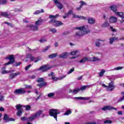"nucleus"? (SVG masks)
Returning <instances> with one entry per match:
<instances>
[{
  "mask_svg": "<svg viewBox=\"0 0 124 124\" xmlns=\"http://www.w3.org/2000/svg\"><path fill=\"white\" fill-rule=\"evenodd\" d=\"M56 6L58 7L59 9H62L63 8V5L60 2H58L56 4H55Z\"/></svg>",
  "mask_w": 124,
  "mask_h": 124,
  "instance_id": "obj_21",
  "label": "nucleus"
},
{
  "mask_svg": "<svg viewBox=\"0 0 124 124\" xmlns=\"http://www.w3.org/2000/svg\"><path fill=\"white\" fill-rule=\"evenodd\" d=\"M73 12L72 10H70L69 11V12H68L67 14H68V15H71V14H72Z\"/></svg>",
  "mask_w": 124,
  "mask_h": 124,
  "instance_id": "obj_60",
  "label": "nucleus"
},
{
  "mask_svg": "<svg viewBox=\"0 0 124 124\" xmlns=\"http://www.w3.org/2000/svg\"><path fill=\"white\" fill-rule=\"evenodd\" d=\"M49 114L51 117H53L56 121H58V115L61 114V111L57 109H51L49 110Z\"/></svg>",
  "mask_w": 124,
  "mask_h": 124,
  "instance_id": "obj_4",
  "label": "nucleus"
},
{
  "mask_svg": "<svg viewBox=\"0 0 124 124\" xmlns=\"http://www.w3.org/2000/svg\"><path fill=\"white\" fill-rule=\"evenodd\" d=\"M95 46H97V47H99V46H100V43H99V42H96Z\"/></svg>",
  "mask_w": 124,
  "mask_h": 124,
  "instance_id": "obj_55",
  "label": "nucleus"
},
{
  "mask_svg": "<svg viewBox=\"0 0 124 124\" xmlns=\"http://www.w3.org/2000/svg\"><path fill=\"white\" fill-rule=\"evenodd\" d=\"M54 95H55V93H49L47 94L48 97H53Z\"/></svg>",
  "mask_w": 124,
  "mask_h": 124,
  "instance_id": "obj_46",
  "label": "nucleus"
},
{
  "mask_svg": "<svg viewBox=\"0 0 124 124\" xmlns=\"http://www.w3.org/2000/svg\"><path fill=\"white\" fill-rule=\"evenodd\" d=\"M102 27H103L104 28L109 27V22H108V21L105 22L102 25Z\"/></svg>",
  "mask_w": 124,
  "mask_h": 124,
  "instance_id": "obj_36",
  "label": "nucleus"
},
{
  "mask_svg": "<svg viewBox=\"0 0 124 124\" xmlns=\"http://www.w3.org/2000/svg\"><path fill=\"white\" fill-rule=\"evenodd\" d=\"M66 57H67V53L66 52H64L59 56V57L61 59H65Z\"/></svg>",
  "mask_w": 124,
  "mask_h": 124,
  "instance_id": "obj_24",
  "label": "nucleus"
},
{
  "mask_svg": "<svg viewBox=\"0 0 124 124\" xmlns=\"http://www.w3.org/2000/svg\"><path fill=\"white\" fill-rule=\"evenodd\" d=\"M109 80H110V81H114V80L116 79V76H112L111 77H109Z\"/></svg>",
  "mask_w": 124,
  "mask_h": 124,
  "instance_id": "obj_43",
  "label": "nucleus"
},
{
  "mask_svg": "<svg viewBox=\"0 0 124 124\" xmlns=\"http://www.w3.org/2000/svg\"><path fill=\"white\" fill-rule=\"evenodd\" d=\"M49 48H50V46H46L45 49H44L43 50V52H46V51H47V50L49 49Z\"/></svg>",
  "mask_w": 124,
  "mask_h": 124,
  "instance_id": "obj_50",
  "label": "nucleus"
},
{
  "mask_svg": "<svg viewBox=\"0 0 124 124\" xmlns=\"http://www.w3.org/2000/svg\"><path fill=\"white\" fill-rule=\"evenodd\" d=\"M52 67L49 65H45L41 66L39 68L37 69L36 70H41L42 72H45L48 70V69H51Z\"/></svg>",
  "mask_w": 124,
  "mask_h": 124,
  "instance_id": "obj_7",
  "label": "nucleus"
},
{
  "mask_svg": "<svg viewBox=\"0 0 124 124\" xmlns=\"http://www.w3.org/2000/svg\"><path fill=\"white\" fill-rule=\"evenodd\" d=\"M124 68L123 67H117L114 68L113 69L110 70V71H113L114 70H122Z\"/></svg>",
  "mask_w": 124,
  "mask_h": 124,
  "instance_id": "obj_35",
  "label": "nucleus"
},
{
  "mask_svg": "<svg viewBox=\"0 0 124 124\" xmlns=\"http://www.w3.org/2000/svg\"><path fill=\"white\" fill-rule=\"evenodd\" d=\"M76 30H79V31L76 33V35L78 36H82L84 34H87L90 32V30H89V26H81L80 27H77Z\"/></svg>",
  "mask_w": 124,
  "mask_h": 124,
  "instance_id": "obj_2",
  "label": "nucleus"
},
{
  "mask_svg": "<svg viewBox=\"0 0 124 124\" xmlns=\"http://www.w3.org/2000/svg\"><path fill=\"white\" fill-rule=\"evenodd\" d=\"M117 15L119 16V17H123L124 16V13L122 12H118L116 13Z\"/></svg>",
  "mask_w": 124,
  "mask_h": 124,
  "instance_id": "obj_45",
  "label": "nucleus"
},
{
  "mask_svg": "<svg viewBox=\"0 0 124 124\" xmlns=\"http://www.w3.org/2000/svg\"><path fill=\"white\" fill-rule=\"evenodd\" d=\"M4 100V97L2 95L0 96V101H3Z\"/></svg>",
  "mask_w": 124,
  "mask_h": 124,
  "instance_id": "obj_56",
  "label": "nucleus"
},
{
  "mask_svg": "<svg viewBox=\"0 0 124 124\" xmlns=\"http://www.w3.org/2000/svg\"><path fill=\"white\" fill-rule=\"evenodd\" d=\"M80 3H81L80 7H83V5H85L87 4L86 3V2H85L84 1H81Z\"/></svg>",
  "mask_w": 124,
  "mask_h": 124,
  "instance_id": "obj_51",
  "label": "nucleus"
},
{
  "mask_svg": "<svg viewBox=\"0 0 124 124\" xmlns=\"http://www.w3.org/2000/svg\"><path fill=\"white\" fill-rule=\"evenodd\" d=\"M23 107V106L21 104H17L16 106V108L17 110H23L22 109V108Z\"/></svg>",
  "mask_w": 124,
  "mask_h": 124,
  "instance_id": "obj_32",
  "label": "nucleus"
},
{
  "mask_svg": "<svg viewBox=\"0 0 124 124\" xmlns=\"http://www.w3.org/2000/svg\"><path fill=\"white\" fill-rule=\"evenodd\" d=\"M48 76H49V77H51L52 79L53 80V81H58V80H59V78L54 77L53 72H51L50 74H49Z\"/></svg>",
  "mask_w": 124,
  "mask_h": 124,
  "instance_id": "obj_16",
  "label": "nucleus"
},
{
  "mask_svg": "<svg viewBox=\"0 0 124 124\" xmlns=\"http://www.w3.org/2000/svg\"><path fill=\"white\" fill-rule=\"evenodd\" d=\"M49 31H51L52 33H56V32H57V30L56 29H50Z\"/></svg>",
  "mask_w": 124,
  "mask_h": 124,
  "instance_id": "obj_47",
  "label": "nucleus"
},
{
  "mask_svg": "<svg viewBox=\"0 0 124 124\" xmlns=\"http://www.w3.org/2000/svg\"><path fill=\"white\" fill-rule=\"evenodd\" d=\"M87 124H96V123L92 122V123H87Z\"/></svg>",
  "mask_w": 124,
  "mask_h": 124,
  "instance_id": "obj_64",
  "label": "nucleus"
},
{
  "mask_svg": "<svg viewBox=\"0 0 124 124\" xmlns=\"http://www.w3.org/2000/svg\"><path fill=\"white\" fill-rule=\"evenodd\" d=\"M43 110H39L37 111L35 113L32 114L30 117H26L23 116L21 118V121H27V122H32L33 120L36 119V118H39L40 115H42V118L43 117H45V114H43Z\"/></svg>",
  "mask_w": 124,
  "mask_h": 124,
  "instance_id": "obj_1",
  "label": "nucleus"
},
{
  "mask_svg": "<svg viewBox=\"0 0 124 124\" xmlns=\"http://www.w3.org/2000/svg\"><path fill=\"white\" fill-rule=\"evenodd\" d=\"M102 110L103 111H106L107 110H115V111H117L118 110L117 108H114L111 106H106L102 108Z\"/></svg>",
  "mask_w": 124,
  "mask_h": 124,
  "instance_id": "obj_10",
  "label": "nucleus"
},
{
  "mask_svg": "<svg viewBox=\"0 0 124 124\" xmlns=\"http://www.w3.org/2000/svg\"><path fill=\"white\" fill-rule=\"evenodd\" d=\"M15 121V119L13 118H9V122H14Z\"/></svg>",
  "mask_w": 124,
  "mask_h": 124,
  "instance_id": "obj_58",
  "label": "nucleus"
},
{
  "mask_svg": "<svg viewBox=\"0 0 124 124\" xmlns=\"http://www.w3.org/2000/svg\"><path fill=\"white\" fill-rule=\"evenodd\" d=\"M71 114V111L70 110H67L65 114H64V116H68V115H70Z\"/></svg>",
  "mask_w": 124,
  "mask_h": 124,
  "instance_id": "obj_44",
  "label": "nucleus"
},
{
  "mask_svg": "<svg viewBox=\"0 0 124 124\" xmlns=\"http://www.w3.org/2000/svg\"><path fill=\"white\" fill-rule=\"evenodd\" d=\"M89 24H91L92 25H93L94 23H95V20L94 18L90 17L88 19Z\"/></svg>",
  "mask_w": 124,
  "mask_h": 124,
  "instance_id": "obj_19",
  "label": "nucleus"
},
{
  "mask_svg": "<svg viewBox=\"0 0 124 124\" xmlns=\"http://www.w3.org/2000/svg\"><path fill=\"white\" fill-rule=\"evenodd\" d=\"M0 111H4V108L3 107H0Z\"/></svg>",
  "mask_w": 124,
  "mask_h": 124,
  "instance_id": "obj_63",
  "label": "nucleus"
},
{
  "mask_svg": "<svg viewBox=\"0 0 124 124\" xmlns=\"http://www.w3.org/2000/svg\"><path fill=\"white\" fill-rule=\"evenodd\" d=\"M88 61H90V59H88V58L85 57L82 58L80 61L79 62L80 63H83L84 62H88Z\"/></svg>",
  "mask_w": 124,
  "mask_h": 124,
  "instance_id": "obj_25",
  "label": "nucleus"
},
{
  "mask_svg": "<svg viewBox=\"0 0 124 124\" xmlns=\"http://www.w3.org/2000/svg\"><path fill=\"white\" fill-rule=\"evenodd\" d=\"M102 87L104 88H107V90L108 92H112L115 89V85H114V82L113 81L110 82L108 86L103 84H102Z\"/></svg>",
  "mask_w": 124,
  "mask_h": 124,
  "instance_id": "obj_5",
  "label": "nucleus"
},
{
  "mask_svg": "<svg viewBox=\"0 0 124 124\" xmlns=\"http://www.w3.org/2000/svg\"><path fill=\"white\" fill-rule=\"evenodd\" d=\"M24 86L25 87V89H29V90H31V89H32V86L31 85L25 84Z\"/></svg>",
  "mask_w": 124,
  "mask_h": 124,
  "instance_id": "obj_42",
  "label": "nucleus"
},
{
  "mask_svg": "<svg viewBox=\"0 0 124 124\" xmlns=\"http://www.w3.org/2000/svg\"><path fill=\"white\" fill-rule=\"evenodd\" d=\"M46 85H47L46 82H43V83H41L37 84V86L41 89L42 87H44V86H46Z\"/></svg>",
  "mask_w": 124,
  "mask_h": 124,
  "instance_id": "obj_26",
  "label": "nucleus"
},
{
  "mask_svg": "<svg viewBox=\"0 0 124 124\" xmlns=\"http://www.w3.org/2000/svg\"><path fill=\"white\" fill-rule=\"evenodd\" d=\"M24 108H26V111H29V110H30L31 108V106H29V105L24 106Z\"/></svg>",
  "mask_w": 124,
  "mask_h": 124,
  "instance_id": "obj_41",
  "label": "nucleus"
},
{
  "mask_svg": "<svg viewBox=\"0 0 124 124\" xmlns=\"http://www.w3.org/2000/svg\"><path fill=\"white\" fill-rule=\"evenodd\" d=\"M37 82L38 83H43V82H44V78H39L37 79Z\"/></svg>",
  "mask_w": 124,
  "mask_h": 124,
  "instance_id": "obj_34",
  "label": "nucleus"
},
{
  "mask_svg": "<svg viewBox=\"0 0 124 124\" xmlns=\"http://www.w3.org/2000/svg\"><path fill=\"white\" fill-rule=\"evenodd\" d=\"M111 10L113 11V12H117V6L116 5H112L110 7Z\"/></svg>",
  "mask_w": 124,
  "mask_h": 124,
  "instance_id": "obj_29",
  "label": "nucleus"
},
{
  "mask_svg": "<svg viewBox=\"0 0 124 124\" xmlns=\"http://www.w3.org/2000/svg\"><path fill=\"white\" fill-rule=\"evenodd\" d=\"M93 85H85L84 86H82L79 89L80 91H85L86 89H90V88H92Z\"/></svg>",
  "mask_w": 124,
  "mask_h": 124,
  "instance_id": "obj_15",
  "label": "nucleus"
},
{
  "mask_svg": "<svg viewBox=\"0 0 124 124\" xmlns=\"http://www.w3.org/2000/svg\"><path fill=\"white\" fill-rule=\"evenodd\" d=\"M75 99H77L78 100H89V99H90V97H75Z\"/></svg>",
  "mask_w": 124,
  "mask_h": 124,
  "instance_id": "obj_14",
  "label": "nucleus"
},
{
  "mask_svg": "<svg viewBox=\"0 0 124 124\" xmlns=\"http://www.w3.org/2000/svg\"><path fill=\"white\" fill-rule=\"evenodd\" d=\"M6 60H9L10 61L7 63L4 64V65H9V64H12L14 62V55H8L6 57Z\"/></svg>",
  "mask_w": 124,
  "mask_h": 124,
  "instance_id": "obj_6",
  "label": "nucleus"
},
{
  "mask_svg": "<svg viewBox=\"0 0 124 124\" xmlns=\"http://www.w3.org/2000/svg\"><path fill=\"white\" fill-rule=\"evenodd\" d=\"M49 23L53 24L54 27H60V26L62 25V22L53 19H51L50 21H49Z\"/></svg>",
  "mask_w": 124,
  "mask_h": 124,
  "instance_id": "obj_8",
  "label": "nucleus"
},
{
  "mask_svg": "<svg viewBox=\"0 0 124 124\" xmlns=\"http://www.w3.org/2000/svg\"><path fill=\"white\" fill-rule=\"evenodd\" d=\"M96 61H98V58L93 57V58H89L90 62H96Z\"/></svg>",
  "mask_w": 124,
  "mask_h": 124,
  "instance_id": "obj_31",
  "label": "nucleus"
},
{
  "mask_svg": "<svg viewBox=\"0 0 124 124\" xmlns=\"http://www.w3.org/2000/svg\"><path fill=\"white\" fill-rule=\"evenodd\" d=\"M2 74H6L7 73H11V71H7L5 70H3L1 71Z\"/></svg>",
  "mask_w": 124,
  "mask_h": 124,
  "instance_id": "obj_40",
  "label": "nucleus"
},
{
  "mask_svg": "<svg viewBox=\"0 0 124 124\" xmlns=\"http://www.w3.org/2000/svg\"><path fill=\"white\" fill-rule=\"evenodd\" d=\"M69 15L67 13H66L64 16H63V19H66L68 17Z\"/></svg>",
  "mask_w": 124,
  "mask_h": 124,
  "instance_id": "obj_54",
  "label": "nucleus"
},
{
  "mask_svg": "<svg viewBox=\"0 0 124 124\" xmlns=\"http://www.w3.org/2000/svg\"><path fill=\"white\" fill-rule=\"evenodd\" d=\"M118 115H123V112L122 111H120L118 112Z\"/></svg>",
  "mask_w": 124,
  "mask_h": 124,
  "instance_id": "obj_62",
  "label": "nucleus"
},
{
  "mask_svg": "<svg viewBox=\"0 0 124 124\" xmlns=\"http://www.w3.org/2000/svg\"><path fill=\"white\" fill-rule=\"evenodd\" d=\"M31 64H29L27 66H26L25 67L26 71H27V70H29V69L30 68V67H31Z\"/></svg>",
  "mask_w": 124,
  "mask_h": 124,
  "instance_id": "obj_53",
  "label": "nucleus"
},
{
  "mask_svg": "<svg viewBox=\"0 0 124 124\" xmlns=\"http://www.w3.org/2000/svg\"><path fill=\"white\" fill-rule=\"evenodd\" d=\"M21 63H22L21 62H19L16 65V66H18V65H21Z\"/></svg>",
  "mask_w": 124,
  "mask_h": 124,
  "instance_id": "obj_61",
  "label": "nucleus"
},
{
  "mask_svg": "<svg viewBox=\"0 0 124 124\" xmlns=\"http://www.w3.org/2000/svg\"><path fill=\"white\" fill-rule=\"evenodd\" d=\"M80 54V52L78 50H75L74 51H72L70 55H71L72 56H74V55H77V56H79V54Z\"/></svg>",
  "mask_w": 124,
  "mask_h": 124,
  "instance_id": "obj_23",
  "label": "nucleus"
},
{
  "mask_svg": "<svg viewBox=\"0 0 124 124\" xmlns=\"http://www.w3.org/2000/svg\"><path fill=\"white\" fill-rule=\"evenodd\" d=\"M27 57L30 59L31 62H39V61H41V58L38 57L35 58V57L32 56L31 54H27Z\"/></svg>",
  "mask_w": 124,
  "mask_h": 124,
  "instance_id": "obj_9",
  "label": "nucleus"
},
{
  "mask_svg": "<svg viewBox=\"0 0 124 124\" xmlns=\"http://www.w3.org/2000/svg\"><path fill=\"white\" fill-rule=\"evenodd\" d=\"M117 22V17L114 16H111L109 18L110 23H116Z\"/></svg>",
  "mask_w": 124,
  "mask_h": 124,
  "instance_id": "obj_18",
  "label": "nucleus"
},
{
  "mask_svg": "<svg viewBox=\"0 0 124 124\" xmlns=\"http://www.w3.org/2000/svg\"><path fill=\"white\" fill-rule=\"evenodd\" d=\"M57 17H59L58 14H57L55 16L49 15V19H55V18H57Z\"/></svg>",
  "mask_w": 124,
  "mask_h": 124,
  "instance_id": "obj_37",
  "label": "nucleus"
},
{
  "mask_svg": "<svg viewBox=\"0 0 124 124\" xmlns=\"http://www.w3.org/2000/svg\"><path fill=\"white\" fill-rule=\"evenodd\" d=\"M43 21V20L42 19L40 18L38 20L36 21L35 25H29L28 28H30L31 31H37V30H38V27L42 24Z\"/></svg>",
  "mask_w": 124,
  "mask_h": 124,
  "instance_id": "obj_3",
  "label": "nucleus"
},
{
  "mask_svg": "<svg viewBox=\"0 0 124 124\" xmlns=\"http://www.w3.org/2000/svg\"><path fill=\"white\" fill-rule=\"evenodd\" d=\"M22 113H23V109H19L16 112V115L18 116V117H20V116L22 115Z\"/></svg>",
  "mask_w": 124,
  "mask_h": 124,
  "instance_id": "obj_33",
  "label": "nucleus"
},
{
  "mask_svg": "<svg viewBox=\"0 0 124 124\" xmlns=\"http://www.w3.org/2000/svg\"><path fill=\"white\" fill-rule=\"evenodd\" d=\"M115 40H118V37H114L109 38V44H113V42H114Z\"/></svg>",
  "mask_w": 124,
  "mask_h": 124,
  "instance_id": "obj_22",
  "label": "nucleus"
},
{
  "mask_svg": "<svg viewBox=\"0 0 124 124\" xmlns=\"http://www.w3.org/2000/svg\"><path fill=\"white\" fill-rule=\"evenodd\" d=\"M104 124H112L111 120H106L104 122Z\"/></svg>",
  "mask_w": 124,
  "mask_h": 124,
  "instance_id": "obj_49",
  "label": "nucleus"
},
{
  "mask_svg": "<svg viewBox=\"0 0 124 124\" xmlns=\"http://www.w3.org/2000/svg\"><path fill=\"white\" fill-rule=\"evenodd\" d=\"M73 18H78L79 19H82V20H86V17L83 16H76V15L73 14Z\"/></svg>",
  "mask_w": 124,
  "mask_h": 124,
  "instance_id": "obj_17",
  "label": "nucleus"
},
{
  "mask_svg": "<svg viewBox=\"0 0 124 124\" xmlns=\"http://www.w3.org/2000/svg\"><path fill=\"white\" fill-rule=\"evenodd\" d=\"M21 73L20 72H17L16 73H13L10 75L9 78L10 79H13V78H15L16 76H18V75H20Z\"/></svg>",
  "mask_w": 124,
  "mask_h": 124,
  "instance_id": "obj_12",
  "label": "nucleus"
},
{
  "mask_svg": "<svg viewBox=\"0 0 124 124\" xmlns=\"http://www.w3.org/2000/svg\"><path fill=\"white\" fill-rule=\"evenodd\" d=\"M0 15L1 16H3V17H5L6 18L9 17V15H8L6 12H1Z\"/></svg>",
  "mask_w": 124,
  "mask_h": 124,
  "instance_id": "obj_27",
  "label": "nucleus"
},
{
  "mask_svg": "<svg viewBox=\"0 0 124 124\" xmlns=\"http://www.w3.org/2000/svg\"><path fill=\"white\" fill-rule=\"evenodd\" d=\"M110 28L112 31H117V30L115 29H113V27L110 26Z\"/></svg>",
  "mask_w": 124,
  "mask_h": 124,
  "instance_id": "obj_57",
  "label": "nucleus"
},
{
  "mask_svg": "<svg viewBox=\"0 0 124 124\" xmlns=\"http://www.w3.org/2000/svg\"><path fill=\"white\" fill-rule=\"evenodd\" d=\"M124 96H123L122 97H121L119 99V101L121 102V101H123V100H124Z\"/></svg>",
  "mask_w": 124,
  "mask_h": 124,
  "instance_id": "obj_59",
  "label": "nucleus"
},
{
  "mask_svg": "<svg viewBox=\"0 0 124 124\" xmlns=\"http://www.w3.org/2000/svg\"><path fill=\"white\" fill-rule=\"evenodd\" d=\"M39 41L41 42V43H44V42H46V41H47V40L45 39H42L40 40Z\"/></svg>",
  "mask_w": 124,
  "mask_h": 124,
  "instance_id": "obj_52",
  "label": "nucleus"
},
{
  "mask_svg": "<svg viewBox=\"0 0 124 124\" xmlns=\"http://www.w3.org/2000/svg\"><path fill=\"white\" fill-rule=\"evenodd\" d=\"M3 121H5V123H8L9 122V116L7 114L4 115Z\"/></svg>",
  "mask_w": 124,
  "mask_h": 124,
  "instance_id": "obj_20",
  "label": "nucleus"
},
{
  "mask_svg": "<svg viewBox=\"0 0 124 124\" xmlns=\"http://www.w3.org/2000/svg\"><path fill=\"white\" fill-rule=\"evenodd\" d=\"M75 68L74 67H73L72 69H71L67 73V74H71V73H72L73 71H74Z\"/></svg>",
  "mask_w": 124,
  "mask_h": 124,
  "instance_id": "obj_48",
  "label": "nucleus"
},
{
  "mask_svg": "<svg viewBox=\"0 0 124 124\" xmlns=\"http://www.w3.org/2000/svg\"><path fill=\"white\" fill-rule=\"evenodd\" d=\"M104 73H105V71L104 70H102L99 74V77H102V76H103L104 75Z\"/></svg>",
  "mask_w": 124,
  "mask_h": 124,
  "instance_id": "obj_38",
  "label": "nucleus"
},
{
  "mask_svg": "<svg viewBox=\"0 0 124 124\" xmlns=\"http://www.w3.org/2000/svg\"><path fill=\"white\" fill-rule=\"evenodd\" d=\"M27 93V91L24 88L17 89L15 91V93L16 94H22V93Z\"/></svg>",
  "mask_w": 124,
  "mask_h": 124,
  "instance_id": "obj_11",
  "label": "nucleus"
},
{
  "mask_svg": "<svg viewBox=\"0 0 124 124\" xmlns=\"http://www.w3.org/2000/svg\"><path fill=\"white\" fill-rule=\"evenodd\" d=\"M6 0H0V5L2 4H6Z\"/></svg>",
  "mask_w": 124,
  "mask_h": 124,
  "instance_id": "obj_39",
  "label": "nucleus"
},
{
  "mask_svg": "<svg viewBox=\"0 0 124 124\" xmlns=\"http://www.w3.org/2000/svg\"><path fill=\"white\" fill-rule=\"evenodd\" d=\"M44 12V10L41 9V11L37 10L35 12H34V15H37V14H39L40 13H43Z\"/></svg>",
  "mask_w": 124,
  "mask_h": 124,
  "instance_id": "obj_28",
  "label": "nucleus"
},
{
  "mask_svg": "<svg viewBox=\"0 0 124 124\" xmlns=\"http://www.w3.org/2000/svg\"><path fill=\"white\" fill-rule=\"evenodd\" d=\"M58 56V53H53L48 56V58L49 59H54V58H56Z\"/></svg>",
  "mask_w": 124,
  "mask_h": 124,
  "instance_id": "obj_30",
  "label": "nucleus"
},
{
  "mask_svg": "<svg viewBox=\"0 0 124 124\" xmlns=\"http://www.w3.org/2000/svg\"><path fill=\"white\" fill-rule=\"evenodd\" d=\"M79 91H80V89L79 88L76 89L74 90L70 89L68 91V93H71L73 94H77V93Z\"/></svg>",
  "mask_w": 124,
  "mask_h": 124,
  "instance_id": "obj_13",
  "label": "nucleus"
}]
</instances>
